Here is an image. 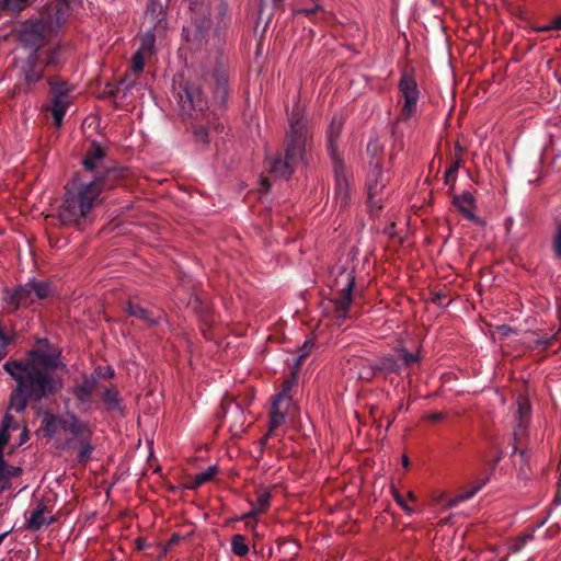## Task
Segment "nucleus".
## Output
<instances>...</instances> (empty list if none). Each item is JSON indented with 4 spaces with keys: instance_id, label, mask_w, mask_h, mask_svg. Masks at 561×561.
<instances>
[{
    "instance_id": "10",
    "label": "nucleus",
    "mask_w": 561,
    "mask_h": 561,
    "mask_svg": "<svg viewBox=\"0 0 561 561\" xmlns=\"http://www.w3.org/2000/svg\"><path fill=\"white\" fill-rule=\"evenodd\" d=\"M334 172V201L340 210H344L350 205L351 190L348 184L347 171L343 160H335L332 163Z\"/></svg>"
},
{
    "instance_id": "54",
    "label": "nucleus",
    "mask_w": 561,
    "mask_h": 561,
    "mask_svg": "<svg viewBox=\"0 0 561 561\" xmlns=\"http://www.w3.org/2000/svg\"><path fill=\"white\" fill-rule=\"evenodd\" d=\"M135 545H136V549L139 551L145 550L148 546L147 542L145 541V539H142L140 537L136 538Z\"/></svg>"
},
{
    "instance_id": "44",
    "label": "nucleus",
    "mask_w": 561,
    "mask_h": 561,
    "mask_svg": "<svg viewBox=\"0 0 561 561\" xmlns=\"http://www.w3.org/2000/svg\"><path fill=\"white\" fill-rule=\"evenodd\" d=\"M144 54L141 50H137L133 57V69L136 72H141L144 69Z\"/></svg>"
},
{
    "instance_id": "53",
    "label": "nucleus",
    "mask_w": 561,
    "mask_h": 561,
    "mask_svg": "<svg viewBox=\"0 0 561 561\" xmlns=\"http://www.w3.org/2000/svg\"><path fill=\"white\" fill-rule=\"evenodd\" d=\"M502 459V454H499L489 465L490 467V474H492L497 466V463L501 461Z\"/></svg>"
},
{
    "instance_id": "8",
    "label": "nucleus",
    "mask_w": 561,
    "mask_h": 561,
    "mask_svg": "<svg viewBox=\"0 0 561 561\" xmlns=\"http://www.w3.org/2000/svg\"><path fill=\"white\" fill-rule=\"evenodd\" d=\"M192 23L183 27V36L191 44V49L199 50L206 46L211 28L210 5L191 2Z\"/></svg>"
},
{
    "instance_id": "40",
    "label": "nucleus",
    "mask_w": 561,
    "mask_h": 561,
    "mask_svg": "<svg viewBox=\"0 0 561 561\" xmlns=\"http://www.w3.org/2000/svg\"><path fill=\"white\" fill-rule=\"evenodd\" d=\"M7 462L3 458H0V492L9 488V481L7 477Z\"/></svg>"
},
{
    "instance_id": "24",
    "label": "nucleus",
    "mask_w": 561,
    "mask_h": 561,
    "mask_svg": "<svg viewBox=\"0 0 561 561\" xmlns=\"http://www.w3.org/2000/svg\"><path fill=\"white\" fill-rule=\"evenodd\" d=\"M402 369L403 365H401L400 362L396 359L393 356L382 357L374 365L375 371H380L383 374H398Z\"/></svg>"
},
{
    "instance_id": "50",
    "label": "nucleus",
    "mask_w": 561,
    "mask_h": 561,
    "mask_svg": "<svg viewBox=\"0 0 561 561\" xmlns=\"http://www.w3.org/2000/svg\"><path fill=\"white\" fill-rule=\"evenodd\" d=\"M293 0H272L273 8L279 12L285 11L286 2L291 3Z\"/></svg>"
},
{
    "instance_id": "17",
    "label": "nucleus",
    "mask_w": 561,
    "mask_h": 561,
    "mask_svg": "<svg viewBox=\"0 0 561 561\" xmlns=\"http://www.w3.org/2000/svg\"><path fill=\"white\" fill-rule=\"evenodd\" d=\"M453 205L465 216L469 221L483 226L484 220L476 216L472 213V208L476 207V201L472 194L468 191L460 195H453Z\"/></svg>"
},
{
    "instance_id": "57",
    "label": "nucleus",
    "mask_w": 561,
    "mask_h": 561,
    "mask_svg": "<svg viewBox=\"0 0 561 561\" xmlns=\"http://www.w3.org/2000/svg\"><path fill=\"white\" fill-rule=\"evenodd\" d=\"M550 27L553 30H561V16L556 18L550 24Z\"/></svg>"
},
{
    "instance_id": "3",
    "label": "nucleus",
    "mask_w": 561,
    "mask_h": 561,
    "mask_svg": "<svg viewBox=\"0 0 561 561\" xmlns=\"http://www.w3.org/2000/svg\"><path fill=\"white\" fill-rule=\"evenodd\" d=\"M128 174L127 168L112 169L104 175H95L93 179L76 174L65 186V197L58 210L60 222L77 227L87 222L91 210L102 201V191L112 188Z\"/></svg>"
},
{
    "instance_id": "23",
    "label": "nucleus",
    "mask_w": 561,
    "mask_h": 561,
    "mask_svg": "<svg viewBox=\"0 0 561 561\" xmlns=\"http://www.w3.org/2000/svg\"><path fill=\"white\" fill-rule=\"evenodd\" d=\"M518 424L514 432V453L517 451V437L526 431V422L530 415V403L526 399L518 400Z\"/></svg>"
},
{
    "instance_id": "64",
    "label": "nucleus",
    "mask_w": 561,
    "mask_h": 561,
    "mask_svg": "<svg viewBox=\"0 0 561 561\" xmlns=\"http://www.w3.org/2000/svg\"><path fill=\"white\" fill-rule=\"evenodd\" d=\"M402 463H403L404 467L409 466V459H408L407 456L403 457Z\"/></svg>"
},
{
    "instance_id": "29",
    "label": "nucleus",
    "mask_w": 561,
    "mask_h": 561,
    "mask_svg": "<svg viewBox=\"0 0 561 561\" xmlns=\"http://www.w3.org/2000/svg\"><path fill=\"white\" fill-rule=\"evenodd\" d=\"M60 419L51 413L45 415L42 420V430L46 437L51 438L57 433L58 427H60Z\"/></svg>"
},
{
    "instance_id": "28",
    "label": "nucleus",
    "mask_w": 561,
    "mask_h": 561,
    "mask_svg": "<svg viewBox=\"0 0 561 561\" xmlns=\"http://www.w3.org/2000/svg\"><path fill=\"white\" fill-rule=\"evenodd\" d=\"M30 284H32V289L36 299H46L54 294V289L49 282L33 278L30 280Z\"/></svg>"
},
{
    "instance_id": "42",
    "label": "nucleus",
    "mask_w": 561,
    "mask_h": 561,
    "mask_svg": "<svg viewBox=\"0 0 561 561\" xmlns=\"http://www.w3.org/2000/svg\"><path fill=\"white\" fill-rule=\"evenodd\" d=\"M533 539L531 534L523 535L518 537L511 546V550L513 552H518L523 549V547L526 545L528 540Z\"/></svg>"
},
{
    "instance_id": "25",
    "label": "nucleus",
    "mask_w": 561,
    "mask_h": 561,
    "mask_svg": "<svg viewBox=\"0 0 561 561\" xmlns=\"http://www.w3.org/2000/svg\"><path fill=\"white\" fill-rule=\"evenodd\" d=\"M270 501H271L270 492L263 491V492L259 493L256 503L253 506L252 511L250 513L243 515L242 518H250V517L254 518L259 514L264 513L270 506Z\"/></svg>"
},
{
    "instance_id": "6",
    "label": "nucleus",
    "mask_w": 561,
    "mask_h": 561,
    "mask_svg": "<svg viewBox=\"0 0 561 561\" xmlns=\"http://www.w3.org/2000/svg\"><path fill=\"white\" fill-rule=\"evenodd\" d=\"M67 59V46L58 43L48 49L31 51L21 66V77L26 91L39 82L46 71L60 70Z\"/></svg>"
},
{
    "instance_id": "51",
    "label": "nucleus",
    "mask_w": 561,
    "mask_h": 561,
    "mask_svg": "<svg viewBox=\"0 0 561 561\" xmlns=\"http://www.w3.org/2000/svg\"><path fill=\"white\" fill-rule=\"evenodd\" d=\"M154 43L153 36H146L142 41L141 48L139 50L150 49Z\"/></svg>"
},
{
    "instance_id": "19",
    "label": "nucleus",
    "mask_w": 561,
    "mask_h": 561,
    "mask_svg": "<svg viewBox=\"0 0 561 561\" xmlns=\"http://www.w3.org/2000/svg\"><path fill=\"white\" fill-rule=\"evenodd\" d=\"M343 127V121L341 117H333L332 122L328 129V152L330 154V158L332 160V163L335 162V160H342V158L337 153V145L336 141L341 135Z\"/></svg>"
},
{
    "instance_id": "41",
    "label": "nucleus",
    "mask_w": 561,
    "mask_h": 561,
    "mask_svg": "<svg viewBox=\"0 0 561 561\" xmlns=\"http://www.w3.org/2000/svg\"><path fill=\"white\" fill-rule=\"evenodd\" d=\"M381 179H385L383 171L379 163H376L369 172L368 183H380Z\"/></svg>"
},
{
    "instance_id": "2",
    "label": "nucleus",
    "mask_w": 561,
    "mask_h": 561,
    "mask_svg": "<svg viewBox=\"0 0 561 561\" xmlns=\"http://www.w3.org/2000/svg\"><path fill=\"white\" fill-rule=\"evenodd\" d=\"M228 96V76L225 64L217 60L197 81L180 84L175 93L181 116L195 122L193 134L197 142H208V128L224 129L218 122Z\"/></svg>"
},
{
    "instance_id": "36",
    "label": "nucleus",
    "mask_w": 561,
    "mask_h": 561,
    "mask_svg": "<svg viewBox=\"0 0 561 561\" xmlns=\"http://www.w3.org/2000/svg\"><path fill=\"white\" fill-rule=\"evenodd\" d=\"M458 167V162H455L445 171L444 183L450 186V188L448 190V194H451V190L456 183Z\"/></svg>"
},
{
    "instance_id": "11",
    "label": "nucleus",
    "mask_w": 561,
    "mask_h": 561,
    "mask_svg": "<svg viewBox=\"0 0 561 561\" xmlns=\"http://www.w3.org/2000/svg\"><path fill=\"white\" fill-rule=\"evenodd\" d=\"M105 158L104 148L98 144L96 141H92L90 147L84 153L82 159L83 173L88 176V179H93V176L104 175L108 170L113 168H102V162ZM119 167L118 169H121Z\"/></svg>"
},
{
    "instance_id": "15",
    "label": "nucleus",
    "mask_w": 561,
    "mask_h": 561,
    "mask_svg": "<svg viewBox=\"0 0 561 561\" xmlns=\"http://www.w3.org/2000/svg\"><path fill=\"white\" fill-rule=\"evenodd\" d=\"M124 311L128 317L141 321L147 327L157 325L163 317V311L161 309L157 307L145 308L141 305L134 301H128L124 307Z\"/></svg>"
},
{
    "instance_id": "5",
    "label": "nucleus",
    "mask_w": 561,
    "mask_h": 561,
    "mask_svg": "<svg viewBox=\"0 0 561 561\" xmlns=\"http://www.w3.org/2000/svg\"><path fill=\"white\" fill-rule=\"evenodd\" d=\"M289 130L284 140V157H276L270 167V172L276 176L289 179L298 162L308 163V151L312 139L308 129V122L302 110L296 105L288 114Z\"/></svg>"
},
{
    "instance_id": "7",
    "label": "nucleus",
    "mask_w": 561,
    "mask_h": 561,
    "mask_svg": "<svg viewBox=\"0 0 561 561\" xmlns=\"http://www.w3.org/2000/svg\"><path fill=\"white\" fill-rule=\"evenodd\" d=\"M399 90L404 102L401 107L400 115L391 125V137L393 139L392 148L401 151L404 147V133L401 129L400 124L407 122L412 115L416 113L420 91L415 79L408 73L402 75L399 81Z\"/></svg>"
},
{
    "instance_id": "22",
    "label": "nucleus",
    "mask_w": 561,
    "mask_h": 561,
    "mask_svg": "<svg viewBox=\"0 0 561 561\" xmlns=\"http://www.w3.org/2000/svg\"><path fill=\"white\" fill-rule=\"evenodd\" d=\"M46 507L44 505H38L32 513L30 518L26 520V528L33 531H37L45 526H49L54 523L55 518L50 516L49 518L45 517Z\"/></svg>"
},
{
    "instance_id": "35",
    "label": "nucleus",
    "mask_w": 561,
    "mask_h": 561,
    "mask_svg": "<svg viewBox=\"0 0 561 561\" xmlns=\"http://www.w3.org/2000/svg\"><path fill=\"white\" fill-rule=\"evenodd\" d=\"M314 347L313 339H308L305 341L302 346L299 348V355L296 359L295 366L298 368L302 364V362L309 356L312 348Z\"/></svg>"
},
{
    "instance_id": "63",
    "label": "nucleus",
    "mask_w": 561,
    "mask_h": 561,
    "mask_svg": "<svg viewBox=\"0 0 561 561\" xmlns=\"http://www.w3.org/2000/svg\"><path fill=\"white\" fill-rule=\"evenodd\" d=\"M408 497H409V500H411L413 502L416 501L415 494L413 492H411V491L408 493Z\"/></svg>"
},
{
    "instance_id": "61",
    "label": "nucleus",
    "mask_w": 561,
    "mask_h": 561,
    "mask_svg": "<svg viewBox=\"0 0 561 561\" xmlns=\"http://www.w3.org/2000/svg\"><path fill=\"white\" fill-rule=\"evenodd\" d=\"M7 347L8 346L0 344V360L5 357V355H7Z\"/></svg>"
},
{
    "instance_id": "34",
    "label": "nucleus",
    "mask_w": 561,
    "mask_h": 561,
    "mask_svg": "<svg viewBox=\"0 0 561 561\" xmlns=\"http://www.w3.org/2000/svg\"><path fill=\"white\" fill-rule=\"evenodd\" d=\"M213 5L216 11V19L218 20V26L226 24V18L228 12V4L222 0H214Z\"/></svg>"
},
{
    "instance_id": "59",
    "label": "nucleus",
    "mask_w": 561,
    "mask_h": 561,
    "mask_svg": "<svg viewBox=\"0 0 561 561\" xmlns=\"http://www.w3.org/2000/svg\"><path fill=\"white\" fill-rule=\"evenodd\" d=\"M553 28L550 27V24L549 25H545V26H540V27H536L535 31L536 32H549V31H552Z\"/></svg>"
},
{
    "instance_id": "37",
    "label": "nucleus",
    "mask_w": 561,
    "mask_h": 561,
    "mask_svg": "<svg viewBox=\"0 0 561 561\" xmlns=\"http://www.w3.org/2000/svg\"><path fill=\"white\" fill-rule=\"evenodd\" d=\"M490 480V474L484 478H480L474 482L473 488L460 496V501H466L473 497Z\"/></svg>"
},
{
    "instance_id": "46",
    "label": "nucleus",
    "mask_w": 561,
    "mask_h": 561,
    "mask_svg": "<svg viewBox=\"0 0 561 561\" xmlns=\"http://www.w3.org/2000/svg\"><path fill=\"white\" fill-rule=\"evenodd\" d=\"M392 493H393V497H394V501L397 502V504L403 511H405L407 513L411 514L412 513V508L407 504V502L404 501L403 496L399 493V491L393 488L392 489Z\"/></svg>"
},
{
    "instance_id": "12",
    "label": "nucleus",
    "mask_w": 561,
    "mask_h": 561,
    "mask_svg": "<svg viewBox=\"0 0 561 561\" xmlns=\"http://www.w3.org/2000/svg\"><path fill=\"white\" fill-rule=\"evenodd\" d=\"M336 283L342 284L343 287L339 289L333 302L339 318H345L353 301L352 291L355 286V275L353 272L342 273Z\"/></svg>"
},
{
    "instance_id": "14",
    "label": "nucleus",
    "mask_w": 561,
    "mask_h": 561,
    "mask_svg": "<svg viewBox=\"0 0 561 561\" xmlns=\"http://www.w3.org/2000/svg\"><path fill=\"white\" fill-rule=\"evenodd\" d=\"M289 402L290 399L285 391L275 396L270 410L268 432L261 439V444H265L266 440L273 435L274 431L284 423Z\"/></svg>"
},
{
    "instance_id": "39",
    "label": "nucleus",
    "mask_w": 561,
    "mask_h": 561,
    "mask_svg": "<svg viewBox=\"0 0 561 561\" xmlns=\"http://www.w3.org/2000/svg\"><path fill=\"white\" fill-rule=\"evenodd\" d=\"M20 427V423L14 420V417L7 412L2 420V431H7L9 433L10 430H18Z\"/></svg>"
},
{
    "instance_id": "16",
    "label": "nucleus",
    "mask_w": 561,
    "mask_h": 561,
    "mask_svg": "<svg viewBox=\"0 0 561 561\" xmlns=\"http://www.w3.org/2000/svg\"><path fill=\"white\" fill-rule=\"evenodd\" d=\"M60 427L70 433L76 442L82 440L83 438H91L92 431L88 423L83 422L75 413H67L64 419H60Z\"/></svg>"
},
{
    "instance_id": "62",
    "label": "nucleus",
    "mask_w": 561,
    "mask_h": 561,
    "mask_svg": "<svg viewBox=\"0 0 561 561\" xmlns=\"http://www.w3.org/2000/svg\"><path fill=\"white\" fill-rule=\"evenodd\" d=\"M519 456L522 458L523 461H526V458H527V451L522 449L519 450Z\"/></svg>"
},
{
    "instance_id": "4",
    "label": "nucleus",
    "mask_w": 561,
    "mask_h": 561,
    "mask_svg": "<svg viewBox=\"0 0 561 561\" xmlns=\"http://www.w3.org/2000/svg\"><path fill=\"white\" fill-rule=\"evenodd\" d=\"M69 3L70 0H51L41 10L37 18L24 21L19 32L21 44L32 51L55 46L57 43H51V38L66 23Z\"/></svg>"
},
{
    "instance_id": "38",
    "label": "nucleus",
    "mask_w": 561,
    "mask_h": 561,
    "mask_svg": "<svg viewBox=\"0 0 561 561\" xmlns=\"http://www.w3.org/2000/svg\"><path fill=\"white\" fill-rule=\"evenodd\" d=\"M400 353H401V357H402V363H400V364L403 365V368L411 367L414 364L420 362V356L416 353H411L404 348H402L400 351Z\"/></svg>"
},
{
    "instance_id": "1",
    "label": "nucleus",
    "mask_w": 561,
    "mask_h": 561,
    "mask_svg": "<svg viewBox=\"0 0 561 561\" xmlns=\"http://www.w3.org/2000/svg\"><path fill=\"white\" fill-rule=\"evenodd\" d=\"M61 366L60 351L47 339H38L26 358L7 360L3 369L15 381L8 410L21 413L28 403L53 399L62 389V378L57 374Z\"/></svg>"
},
{
    "instance_id": "26",
    "label": "nucleus",
    "mask_w": 561,
    "mask_h": 561,
    "mask_svg": "<svg viewBox=\"0 0 561 561\" xmlns=\"http://www.w3.org/2000/svg\"><path fill=\"white\" fill-rule=\"evenodd\" d=\"M34 1L35 0H0V9L10 14H18L30 7Z\"/></svg>"
},
{
    "instance_id": "58",
    "label": "nucleus",
    "mask_w": 561,
    "mask_h": 561,
    "mask_svg": "<svg viewBox=\"0 0 561 561\" xmlns=\"http://www.w3.org/2000/svg\"><path fill=\"white\" fill-rule=\"evenodd\" d=\"M28 439V433L26 427H24L23 432L21 433L20 437V444H24Z\"/></svg>"
},
{
    "instance_id": "13",
    "label": "nucleus",
    "mask_w": 561,
    "mask_h": 561,
    "mask_svg": "<svg viewBox=\"0 0 561 561\" xmlns=\"http://www.w3.org/2000/svg\"><path fill=\"white\" fill-rule=\"evenodd\" d=\"M35 300L36 297L30 282L19 286L13 293L5 290V296L3 297L4 309L8 313H13L21 307H27Z\"/></svg>"
},
{
    "instance_id": "32",
    "label": "nucleus",
    "mask_w": 561,
    "mask_h": 561,
    "mask_svg": "<svg viewBox=\"0 0 561 561\" xmlns=\"http://www.w3.org/2000/svg\"><path fill=\"white\" fill-rule=\"evenodd\" d=\"M231 550L237 557H245L249 553V546L247 538L243 535L237 534L231 538Z\"/></svg>"
},
{
    "instance_id": "55",
    "label": "nucleus",
    "mask_w": 561,
    "mask_h": 561,
    "mask_svg": "<svg viewBox=\"0 0 561 561\" xmlns=\"http://www.w3.org/2000/svg\"><path fill=\"white\" fill-rule=\"evenodd\" d=\"M180 540H181V536L179 534H172V536L170 537V539L168 541V546L169 547L175 546L180 542Z\"/></svg>"
},
{
    "instance_id": "20",
    "label": "nucleus",
    "mask_w": 561,
    "mask_h": 561,
    "mask_svg": "<svg viewBox=\"0 0 561 561\" xmlns=\"http://www.w3.org/2000/svg\"><path fill=\"white\" fill-rule=\"evenodd\" d=\"M98 380L93 375H84L82 382L75 386L72 393L80 404L89 403L93 391L95 390Z\"/></svg>"
},
{
    "instance_id": "21",
    "label": "nucleus",
    "mask_w": 561,
    "mask_h": 561,
    "mask_svg": "<svg viewBox=\"0 0 561 561\" xmlns=\"http://www.w3.org/2000/svg\"><path fill=\"white\" fill-rule=\"evenodd\" d=\"M289 7L294 16L304 14L310 19L322 10V5L317 0H293Z\"/></svg>"
},
{
    "instance_id": "27",
    "label": "nucleus",
    "mask_w": 561,
    "mask_h": 561,
    "mask_svg": "<svg viewBox=\"0 0 561 561\" xmlns=\"http://www.w3.org/2000/svg\"><path fill=\"white\" fill-rule=\"evenodd\" d=\"M101 399L107 411L121 410L118 391L115 388H106L102 392Z\"/></svg>"
},
{
    "instance_id": "48",
    "label": "nucleus",
    "mask_w": 561,
    "mask_h": 561,
    "mask_svg": "<svg viewBox=\"0 0 561 561\" xmlns=\"http://www.w3.org/2000/svg\"><path fill=\"white\" fill-rule=\"evenodd\" d=\"M380 150V145H379V141L378 139H371L369 140L368 145H367V152L370 153L371 156H376Z\"/></svg>"
},
{
    "instance_id": "56",
    "label": "nucleus",
    "mask_w": 561,
    "mask_h": 561,
    "mask_svg": "<svg viewBox=\"0 0 561 561\" xmlns=\"http://www.w3.org/2000/svg\"><path fill=\"white\" fill-rule=\"evenodd\" d=\"M270 186H271V184H270L268 180L266 178H262L261 179V191L267 192Z\"/></svg>"
},
{
    "instance_id": "31",
    "label": "nucleus",
    "mask_w": 561,
    "mask_h": 561,
    "mask_svg": "<svg viewBox=\"0 0 561 561\" xmlns=\"http://www.w3.org/2000/svg\"><path fill=\"white\" fill-rule=\"evenodd\" d=\"M217 473V467L211 466L207 468L205 471L195 476L194 480L187 485L190 490H196L204 483L213 480L215 474Z\"/></svg>"
},
{
    "instance_id": "9",
    "label": "nucleus",
    "mask_w": 561,
    "mask_h": 561,
    "mask_svg": "<svg viewBox=\"0 0 561 561\" xmlns=\"http://www.w3.org/2000/svg\"><path fill=\"white\" fill-rule=\"evenodd\" d=\"M48 110L51 113L56 126L62 124L64 117L72 104L75 85L59 76H47Z\"/></svg>"
},
{
    "instance_id": "49",
    "label": "nucleus",
    "mask_w": 561,
    "mask_h": 561,
    "mask_svg": "<svg viewBox=\"0 0 561 561\" xmlns=\"http://www.w3.org/2000/svg\"><path fill=\"white\" fill-rule=\"evenodd\" d=\"M7 469V477L9 482L11 478L18 477L22 472V469L20 467L9 466L8 463Z\"/></svg>"
},
{
    "instance_id": "52",
    "label": "nucleus",
    "mask_w": 561,
    "mask_h": 561,
    "mask_svg": "<svg viewBox=\"0 0 561 561\" xmlns=\"http://www.w3.org/2000/svg\"><path fill=\"white\" fill-rule=\"evenodd\" d=\"M444 417L445 414L443 412H434L427 415V419L432 422H440Z\"/></svg>"
},
{
    "instance_id": "45",
    "label": "nucleus",
    "mask_w": 561,
    "mask_h": 561,
    "mask_svg": "<svg viewBox=\"0 0 561 561\" xmlns=\"http://www.w3.org/2000/svg\"><path fill=\"white\" fill-rule=\"evenodd\" d=\"M94 373H95V375H98V377L104 378V379L113 378L115 375L114 369L111 366H105V367L99 366L95 368Z\"/></svg>"
},
{
    "instance_id": "47",
    "label": "nucleus",
    "mask_w": 561,
    "mask_h": 561,
    "mask_svg": "<svg viewBox=\"0 0 561 561\" xmlns=\"http://www.w3.org/2000/svg\"><path fill=\"white\" fill-rule=\"evenodd\" d=\"M11 436L7 431H0V458H3V448L9 443Z\"/></svg>"
},
{
    "instance_id": "60",
    "label": "nucleus",
    "mask_w": 561,
    "mask_h": 561,
    "mask_svg": "<svg viewBox=\"0 0 561 561\" xmlns=\"http://www.w3.org/2000/svg\"><path fill=\"white\" fill-rule=\"evenodd\" d=\"M255 518L256 517H254V518H251V517L250 518H244L247 520V526L248 527H254L255 524H256V519Z\"/></svg>"
},
{
    "instance_id": "33",
    "label": "nucleus",
    "mask_w": 561,
    "mask_h": 561,
    "mask_svg": "<svg viewBox=\"0 0 561 561\" xmlns=\"http://www.w3.org/2000/svg\"><path fill=\"white\" fill-rule=\"evenodd\" d=\"M387 181V179H381L380 183H368V203L370 205H378L380 199L377 197L386 187Z\"/></svg>"
},
{
    "instance_id": "18",
    "label": "nucleus",
    "mask_w": 561,
    "mask_h": 561,
    "mask_svg": "<svg viewBox=\"0 0 561 561\" xmlns=\"http://www.w3.org/2000/svg\"><path fill=\"white\" fill-rule=\"evenodd\" d=\"M61 448L67 450L77 449V461L80 465H87L91 460L94 450L91 438H83L79 442H76L75 438H67L61 445Z\"/></svg>"
},
{
    "instance_id": "30",
    "label": "nucleus",
    "mask_w": 561,
    "mask_h": 561,
    "mask_svg": "<svg viewBox=\"0 0 561 561\" xmlns=\"http://www.w3.org/2000/svg\"><path fill=\"white\" fill-rule=\"evenodd\" d=\"M550 247L554 260L561 262V219H557L554 222V229L551 234Z\"/></svg>"
},
{
    "instance_id": "43",
    "label": "nucleus",
    "mask_w": 561,
    "mask_h": 561,
    "mask_svg": "<svg viewBox=\"0 0 561 561\" xmlns=\"http://www.w3.org/2000/svg\"><path fill=\"white\" fill-rule=\"evenodd\" d=\"M119 93H121V87L119 85H112V84H106L105 87V90L103 91V96L106 98V99H111V100H114V99H117L119 96Z\"/></svg>"
}]
</instances>
